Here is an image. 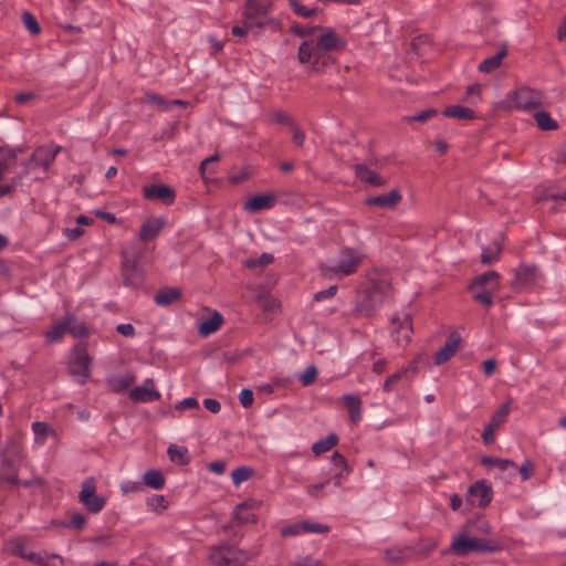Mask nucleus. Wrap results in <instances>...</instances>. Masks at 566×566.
<instances>
[{"mask_svg":"<svg viewBox=\"0 0 566 566\" xmlns=\"http://www.w3.org/2000/svg\"><path fill=\"white\" fill-rule=\"evenodd\" d=\"M346 44V40L337 33L325 30L301 43L297 59L301 64L307 65L312 72L319 73L328 63L327 53L342 50Z\"/></svg>","mask_w":566,"mask_h":566,"instance_id":"f257e3e1","label":"nucleus"},{"mask_svg":"<svg viewBox=\"0 0 566 566\" xmlns=\"http://www.w3.org/2000/svg\"><path fill=\"white\" fill-rule=\"evenodd\" d=\"M364 258L365 255L359 250L344 247L339 251V260L337 264H321L319 271L323 276L328 279L348 276L357 272V269Z\"/></svg>","mask_w":566,"mask_h":566,"instance_id":"f03ea898","label":"nucleus"},{"mask_svg":"<svg viewBox=\"0 0 566 566\" xmlns=\"http://www.w3.org/2000/svg\"><path fill=\"white\" fill-rule=\"evenodd\" d=\"M503 549V545L493 539L470 537L464 533L452 541L449 552L457 556H467L472 552L495 553Z\"/></svg>","mask_w":566,"mask_h":566,"instance_id":"7ed1b4c3","label":"nucleus"},{"mask_svg":"<svg viewBox=\"0 0 566 566\" xmlns=\"http://www.w3.org/2000/svg\"><path fill=\"white\" fill-rule=\"evenodd\" d=\"M208 560L212 566H242L247 554L240 548L222 542L209 548Z\"/></svg>","mask_w":566,"mask_h":566,"instance_id":"20e7f679","label":"nucleus"},{"mask_svg":"<svg viewBox=\"0 0 566 566\" xmlns=\"http://www.w3.org/2000/svg\"><path fill=\"white\" fill-rule=\"evenodd\" d=\"M514 274L511 286L517 292L532 291L544 280L543 273L535 264H521L514 270Z\"/></svg>","mask_w":566,"mask_h":566,"instance_id":"39448f33","label":"nucleus"},{"mask_svg":"<svg viewBox=\"0 0 566 566\" xmlns=\"http://www.w3.org/2000/svg\"><path fill=\"white\" fill-rule=\"evenodd\" d=\"M78 501L91 514H98L106 505L107 499L96 494V481L87 478L82 482Z\"/></svg>","mask_w":566,"mask_h":566,"instance_id":"423d86ee","label":"nucleus"},{"mask_svg":"<svg viewBox=\"0 0 566 566\" xmlns=\"http://www.w3.org/2000/svg\"><path fill=\"white\" fill-rule=\"evenodd\" d=\"M542 104V93L527 87L516 90L510 97V106L522 111H536Z\"/></svg>","mask_w":566,"mask_h":566,"instance_id":"0eeeda50","label":"nucleus"},{"mask_svg":"<svg viewBox=\"0 0 566 566\" xmlns=\"http://www.w3.org/2000/svg\"><path fill=\"white\" fill-rule=\"evenodd\" d=\"M91 357L84 345H76L72 352L69 369L72 376L78 377L80 384H85L90 376Z\"/></svg>","mask_w":566,"mask_h":566,"instance_id":"6e6552de","label":"nucleus"},{"mask_svg":"<svg viewBox=\"0 0 566 566\" xmlns=\"http://www.w3.org/2000/svg\"><path fill=\"white\" fill-rule=\"evenodd\" d=\"M382 303V297L377 296L373 291L364 290L358 292L353 315L356 317L369 318L374 316L377 307Z\"/></svg>","mask_w":566,"mask_h":566,"instance_id":"1a4fd4ad","label":"nucleus"},{"mask_svg":"<svg viewBox=\"0 0 566 566\" xmlns=\"http://www.w3.org/2000/svg\"><path fill=\"white\" fill-rule=\"evenodd\" d=\"M493 499V490L484 480L476 481L468 490L467 500L472 505L486 507Z\"/></svg>","mask_w":566,"mask_h":566,"instance_id":"9d476101","label":"nucleus"},{"mask_svg":"<svg viewBox=\"0 0 566 566\" xmlns=\"http://www.w3.org/2000/svg\"><path fill=\"white\" fill-rule=\"evenodd\" d=\"M129 398L134 402H149L160 399L159 391L155 388V382L151 378H148L139 387H136L129 391Z\"/></svg>","mask_w":566,"mask_h":566,"instance_id":"9b49d317","label":"nucleus"},{"mask_svg":"<svg viewBox=\"0 0 566 566\" xmlns=\"http://www.w3.org/2000/svg\"><path fill=\"white\" fill-rule=\"evenodd\" d=\"M144 197L148 200H159L165 205H172L175 201V190L166 185H151L143 189Z\"/></svg>","mask_w":566,"mask_h":566,"instance_id":"f8f14e48","label":"nucleus"},{"mask_svg":"<svg viewBox=\"0 0 566 566\" xmlns=\"http://www.w3.org/2000/svg\"><path fill=\"white\" fill-rule=\"evenodd\" d=\"M462 343L461 335L457 332H452L444 345L434 356V364L442 365L447 363L451 357L455 355Z\"/></svg>","mask_w":566,"mask_h":566,"instance_id":"ddd939ff","label":"nucleus"},{"mask_svg":"<svg viewBox=\"0 0 566 566\" xmlns=\"http://www.w3.org/2000/svg\"><path fill=\"white\" fill-rule=\"evenodd\" d=\"M391 323L396 326L392 331L396 343L399 346L408 344L412 334V323L410 315H405L402 321L398 316H394L391 318Z\"/></svg>","mask_w":566,"mask_h":566,"instance_id":"4468645a","label":"nucleus"},{"mask_svg":"<svg viewBox=\"0 0 566 566\" xmlns=\"http://www.w3.org/2000/svg\"><path fill=\"white\" fill-rule=\"evenodd\" d=\"M60 151V147H53V144H42L35 148L31 155V163L34 166H41L48 168L49 165L54 160L56 154Z\"/></svg>","mask_w":566,"mask_h":566,"instance_id":"2eb2a0df","label":"nucleus"},{"mask_svg":"<svg viewBox=\"0 0 566 566\" xmlns=\"http://www.w3.org/2000/svg\"><path fill=\"white\" fill-rule=\"evenodd\" d=\"M368 277L370 287L367 290L373 291L375 295L384 298V295L387 294L391 286V277L389 273L375 270L369 274Z\"/></svg>","mask_w":566,"mask_h":566,"instance_id":"dca6fc26","label":"nucleus"},{"mask_svg":"<svg viewBox=\"0 0 566 566\" xmlns=\"http://www.w3.org/2000/svg\"><path fill=\"white\" fill-rule=\"evenodd\" d=\"M260 503L256 501H245L235 506L233 512V518L239 524H248L256 522L255 511L259 510Z\"/></svg>","mask_w":566,"mask_h":566,"instance_id":"f3484780","label":"nucleus"},{"mask_svg":"<svg viewBox=\"0 0 566 566\" xmlns=\"http://www.w3.org/2000/svg\"><path fill=\"white\" fill-rule=\"evenodd\" d=\"M401 199L399 189H392L388 193L366 198L365 203L370 207L390 209L395 208Z\"/></svg>","mask_w":566,"mask_h":566,"instance_id":"a211bd4d","label":"nucleus"},{"mask_svg":"<svg viewBox=\"0 0 566 566\" xmlns=\"http://www.w3.org/2000/svg\"><path fill=\"white\" fill-rule=\"evenodd\" d=\"M165 223L164 218H150L145 220L140 228L139 239L143 242L155 240L164 229Z\"/></svg>","mask_w":566,"mask_h":566,"instance_id":"6ab92c4d","label":"nucleus"},{"mask_svg":"<svg viewBox=\"0 0 566 566\" xmlns=\"http://www.w3.org/2000/svg\"><path fill=\"white\" fill-rule=\"evenodd\" d=\"M123 276L124 284L126 286L137 289L144 284L145 275L143 270H140L136 263L129 264L125 262L123 264Z\"/></svg>","mask_w":566,"mask_h":566,"instance_id":"aec40b11","label":"nucleus"},{"mask_svg":"<svg viewBox=\"0 0 566 566\" xmlns=\"http://www.w3.org/2000/svg\"><path fill=\"white\" fill-rule=\"evenodd\" d=\"M500 274L496 271H489L479 276H476L469 285V289H482L489 287L491 291H500Z\"/></svg>","mask_w":566,"mask_h":566,"instance_id":"412c9836","label":"nucleus"},{"mask_svg":"<svg viewBox=\"0 0 566 566\" xmlns=\"http://www.w3.org/2000/svg\"><path fill=\"white\" fill-rule=\"evenodd\" d=\"M355 175L360 181L369 184L374 187H382L387 182L384 177L364 164H358L355 166Z\"/></svg>","mask_w":566,"mask_h":566,"instance_id":"4be33fe9","label":"nucleus"},{"mask_svg":"<svg viewBox=\"0 0 566 566\" xmlns=\"http://www.w3.org/2000/svg\"><path fill=\"white\" fill-rule=\"evenodd\" d=\"M64 325L66 327V333L72 335L73 337L81 338L86 337L88 335V328L84 322L77 319V317L73 314H66L63 317Z\"/></svg>","mask_w":566,"mask_h":566,"instance_id":"5701e85b","label":"nucleus"},{"mask_svg":"<svg viewBox=\"0 0 566 566\" xmlns=\"http://www.w3.org/2000/svg\"><path fill=\"white\" fill-rule=\"evenodd\" d=\"M275 198L272 195L254 196L245 201L244 210L250 212H256L273 207Z\"/></svg>","mask_w":566,"mask_h":566,"instance_id":"b1692460","label":"nucleus"},{"mask_svg":"<svg viewBox=\"0 0 566 566\" xmlns=\"http://www.w3.org/2000/svg\"><path fill=\"white\" fill-rule=\"evenodd\" d=\"M181 298V290L178 287H163L154 297L158 306H168Z\"/></svg>","mask_w":566,"mask_h":566,"instance_id":"393cba45","label":"nucleus"},{"mask_svg":"<svg viewBox=\"0 0 566 566\" xmlns=\"http://www.w3.org/2000/svg\"><path fill=\"white\" fill-rule=\"evenodd\" d=\"M503 250V238L500 237L495 239L492 244L486 248H483L481 254V263L482 264H492L500 259V255Z\"/></svg>","mask_w":566,"mask_h":566,"instance_id":"a878e982","label":"nucleus"},{"mask_svg":"<svg viewBox=\"0 0 566 566\" xmlns=\"http://www.w3.org/2000/svg\"><path fill=\"white\" fill-rule=\"evenodd\" d=\"M343 401L347 408L350 420L356 423L361 419V399L358 395H344Z\"/></svg>","mask_w":566,"mask_h":566,"instance_id":"bb28decb","label":"nucleus"},{"mask_svg":"<svg viewBox=\"0 0 566 566\" xmlns=\"http://www.w3.org/2000/svg\"><path fill=\"white\" fill-rule=\"evenodd\" d=\"M415 549L411 547H390L385 551V557L392 564H401L413 556Z\"/></svg>","mask_w":566,"mask_h":566,"instance_id":"cd10ccee","label":"nucleus"},{"mask_svg":"<svg viewBox=\"0 0 566 566\" xmlns=\"http://www.w3.org/2000/svg\"><path fill=\"white\" fill-rule=\"evenodd\" d=\"M223 324V317L219 312H214L213 315L200 323L198 331L201 336H209L216 333Z\"/></svg>","mask_w":566,"mask_h":566,"instance_id":"c85d7f7f","label":"nucleus"},{"mask_svg":"<svg viewBox=\"0 0 566 566\" xmlns=\"http://www.w3.org/2000/svg\"><path fill=\"white\" fill-rule=\"evenodd\" d=\"M136 378L133 374H125L114 377L108 380V386L112 391L116 394L125 392L134 382Z\"/></svg>","mask_w":566,"mask_h":566,"instance_id":"c756f323","label":"nucleus"},{"mask_svg":"<svg viewBox=\"0 0 566 566\" xmlns=\"http://www.w3.org/2000/svg\"><path fill=\"white\" fill-rule=\"evenodd\" d=\"M273 119L276 123L285 124L290 127V130L292 132L294 142H302L305 138L304 132L293 124L289 114L281 112V111L275 112L273 114Z\"/></svg>","mask_w":566,"mask_h":566,"instance_id":"7c9ffc66","label":"nucleus"},{"mask_svg":"<svg viewBox=\"0 0 566 566\" xmlns=\"http://www.w3.org/2000/svg\"><path fill=\"white\" fill-rule=\"evenodd\" d=\"M507 51L505 49H502L496 54L483 60L479 64V71L482 73H491L499 69L502 64L503 59L506 56Z\"/></svg>","mask_w":566,"mask_h":566,"instance_id":"2f4dec72","label":"nucleus"},{"mask_svg":"<svg viewBox=\"0 0 566 566\" xmlns=\"http://www.w3.org/2000/svg\"><path fill=\"white\" fill-rule=\"evenodd\" d=\"M144 484L154 490H161L165 486L166 479L161 471L151 469L144 473Z\"/></svg>","mask_w":566,"mask_h":566,"instance_id":"473e14b6","label":"nucleus"},{"mask_svg":"<svg viewBox=\"0 0 566 566\" xmlns=\"http://www.w3.org/2000/svg\"><path fill=\"white\" fill-rule=\"evenodd\" d=\"M471 292H472V298L485 306V307H490L492 306L493 304V298H494V295L497 293V291H491V289L489 287H482V289H469Z\"/></svg>","mask_w":566,"mask_h":566,"instance_id":"72a5a7b5","label":"nucleus"},{"mask_svg":"<svg viewBox=\"0 0 566 566\" xmlns=\"http://www.w3.org/2000/svg\"><path fill=\"white\" fill-rule=\"evenodd\" d=\"M337 443L338 436L336 433H331L326 438L315 442L312 447V451L314 452L315 455H321L333 449Z\"/></svg>","mask_w":566,"mask_h":566,"instance_id":"f704fd0d","label":"nucleus"},{"mask_svg":"<svg viewBox=\"0 0 566 566\" xmlns=\"http://www.w3.org/2000/svg\"><path fill=\"white\" fill-rule=\"evenodd\" d=\"M443 115L447 117L458 118V119H473L474 112L465 106L454 105L444 108Z\"/></svg>","mask_w":566,"mask_h":566,"instance_id":"c9c22d12","label":"nucleus"},{"mask_svg":"<svg viewBox=\"0 0 566 566\" xmlns=\"http://www.w3.org/2000/svg\"><path fill=\"white\" fill-rule=\"evenodd\" d=\"M511 400L504 402L491 417L489 424L496 430L506 421V418L511 411Z\"/></svg>","mask_w":566,"mask_h":566,"instance_id":"e433bc0d","label":"nucleus"},{"mask_svg":"<svg viewBox=\"0 0 566 566\" xmlns=\"http://www.w3.org/2000/svg\"><path fill=\"white\" fill-rule=\"evenodd\" d=\"M481 464L486 468H497L500 471H506L509 468H516V464L512 460L500 459L494 457H483Z\"/></svg>","mask_w":566,"mask_h":566,"instance_id":"4c0bfd02","label":"nucleus"},{"mask_svg":"<svg viewBox=\"0 0 566 566\" xmlns=\"http://www.w3.org/2000/svg\"><path fill=\"white\" fill-rule=\"evenodd\" d=\"M66 333V327L64 325L63 318L55 322L49 331L45 333V338L49 343H55L63 338Z\"/></svg>","mask_w":566,"mask_h":566,"instance_id":"58836bf2","label":"nucleus"},{"mask_svg":"<svg viewBox=\"0 0 566 566\" xmlns=\"http://www.w3.org/2000/svg\"><path fill=\"white\" fill-rule=\"evenodd\" d=\"M534 118L542 130H554L558 127L557 122L546 112H536Z\"/></svg>","mask_w":566,"mask_h":566,"instance_id":"ea45409f","label":"nucleus"},{"mask_svg":"<svg viewBox=\"0 0 566 566\" xmlns=\"http://www.w3.org/2000/svg\"><path fill=\"white\" fill-rule=\"evenodd\" d=\"M167 453L172 462L186 464L189 461L188 450L185 447H178L176 444H170L168 447Z\"/></svg>","mask_w":566,"mask_h":566,"instance_id":"a19ab883","label":"nucleus"},{"mask_svg":"<svg viewBox=\"0 0 566 566\" xmlns=\"http://www.w3.org/2000/svg\"><path fill=\"white\" fill-rule=\"evenodd\" d=\"M147 506L157 513H163L168 507V502L164 495L155 494L147 499Z\"/></svg>","mask_w":566,"mask_h":566,"instance_id":"79ce46f5","label":"nucleus"},{"mask_svg":"<svg viewBox=\"0 0 566 566\" xmlns=\"http://www.w3.org/2000/svg\"><path fill=\"white\" fill-rule=\"evenodd\" d=\"M543 200H564L566 201V191L558 192L553 187H546L544 188L537 196L536 201H543Z\"/></svg>","mask_w":566,"mask_h":566,"instance_id":"37998d69","label":"nucleus"},{"mask_svg":"<svg viewBox=\"0 0 566 566\" xmlns=\"http://www.w3.org/2000/svg\"><path fill=\"white\" fill-rule=\"evenodd\" d=\"M253 474V469L248 467H239L232 472L231 476L233 483L235 485H240L242 482L249 480Z\"/></svg>","mask_w":566,"mask_h":566,"instance_id":"c03bdc74","label":"nucleus"},{"mask_svg":"<svg viewBox=\"0 0 566 566\" xmlns=\"http://www.w3.org/2000/svg\"><path fill=\"white\" fill-rule=\"evenodd\" d=\"M64 526L81 531L86 526V517L82 513L72 512L70 513V521Z\"/></svg>","mask_w":566,"mask_h":566,"instance_id":"a18cd8bd","label":"nucleus"},{"mask_svg":"<svg viewBox=\"0 0 566 566\" xmlns=\"http://www.w3.org/2000/svg\"><path fill=\"white\" fill-rule=\"evenodd\" d=\"M407 373V368H401L397 373L389 376L384 382V390L387 392L391 391L397 386V384L402 379V377L406 376Z\"/></svg>","mask_w":566,"mask_h":566,"instance_id":"49530a36","label":"nucleus"},{"mask_svg":"<svg viewBox=\"0 0 566 566\" xmlns=\"http://www.w3.org/2000/svg\"><path fill=\"white\" fill-rule=\"evenodd\" d=\"M32 430L38 438H41L40 443L44 442V438L48 434L55 436V431L51 429L45 422L36 421L32 424Z\"/></svg>","mask_w":566,"mask_h":566,"instance_id":"de8ad7c7","label":"nucleus"},{"mask_svg":"<svg viewBox=\"0 0 566 566\" xmlns=\"http://www.w3.org/2000/svg\"><path fill=\"white\" fill-rule=\"evenodd\" d=\"M22 21L27 30L31 34H39L41 31V28L35 19V17L30 12H23L22 14Z\"/></svg>","mask_w":566,"mask_h":566,"instance_id":"09e8293b","label":"nucleus"},{"mask_svg":"<svg viewBox=\"0 0 566 566\" xmlns=\"http://www.w3.org/2000/svg\"><path fill=\"white\" fill-rule=\"evenodd\" d=\"M145 102L160 109L169 108V101H166L163 96L158 94H146Z\"/></svg>","mask_w":566,"mask_h":566,"instance_id":"8fccbe9b","label":"nucleus"},{"mask_svg":"<svg viewBox=\"0 0 566 566\" xmlns=\"http://www.w3.org/2000/svg\"><path fill=\"white\" fill-rule=\"evenodd\" d=\"M303 530L304 533H327L329 531V526L311 521H303Z\"/></svg>","mask_w":566,"mask_h":566,"instance_id":"3c124183","label":"nucleus"},{"mask_svg":"<svg viewBox=\"0 0 566 566\" xmlns=\"http://www.w3.org/2000/svg\"><path fill=\"white\" fill-rule=\"evenodd\" d=\"M514 469L520 472L523 481L531 479L535 472V465L531 460H526L520 468L516 465Z\"/></svg>","mask_w":566,"mask_h":566,"instance_id":"603ef678","label":"nucleus"},{"mask_svg":"<svg viewBox=\"0 0 566 566\" xmlns=\"http://www.w3.org/2000/svg\"><path fill=\"white\" fill-rule=\"evenodd\" d=\"M17 151L21 153L22 149H13L8 146H0V157L2 158L0 163H2L4 166H8L11 159L15 158Z\"/></svg>","mask_w":566,"mask_h":566,"instance_id":"864d4df0","label":"nucleus"},{"mask_svg":"<svg viewBox=\"0 0 566 566\" xmlns=\"http://www.w3.org/2000/svg\"><path fill=\"white\" fill-rule=\"evenodd\" d=\"M290 4L293 11L300 17L310 18L315 13V9H308L302 6L297 0H290Z\"/></svg>","mask_w":566,"mask_h":566,"instance_id":"5fc2aeb1","label":"nucleus"},{"mask_svg":"<svg viewBox=\"0 0 566 566\" xmlns=\"http://www.w3.org/2000/svg\"><path fill=\"white\" fill-rule=\"evenodd\" d=\"M317 377V369L314 366L307 367L300 376V380L304 386L312 385Z\"/></svg>","mask_w":566,"mask_h":566,"instance_id":"6e6d98bb","label":"nucleus"},{"mask_svg":"<svg viewBox=\"0 0 566 566\" xmlns=\"http://www.w3.org/2000/svg\"><path fill=\"white\" fill-rule=\"evenodd\" d=\"M301 533H304L303 522L295 523V524H292V525H289V526L284 527L282 530V532H281V535L283 537H287V536H295V535H298Z\"/></svg>","mask_w":566,"mask_h":566,"instance_id":"4d7b16f0","label":"nucleus"},{"mask_svg":"<svg viewBox=\"0 0 566 566\" xmlns=\"http://www.w3.org/2000/svg\"><path fill=\"white\" fill-rule=\"evenodd\" d=\"M239 400L242 407L249 408L253 403V392L251 389L244 388L239 395Z\"/></svg>","mask_w":566,"mask_h":566,"instance_id":"13d9d810","label":"nucleus"},{"mask_svg":"<svg viewBox=\"0 0 566 566\" xmlns=\"http://www.w3.org/2000/svg\"><path fill=\"white\" fill-rule=\"evenodd\" d=\"M336 292H337V286L336 285H332V286H329L326 290H323V291H319V292L315 293L314 300L317 301V302H321V301H323L325 298H329V297L335 296Z\"/></svg>","mask_w":566,"mask_h":566,"instance_id":"bf43d9fd","label":"nucleus"},{"mask_svg":"<svg viewBox=\"0 0 566 566\" xmlns=\"http://www.w3.org/2000/svg\"><path fill=\"white\" fill-rule=\"evenodd\" d=\"M23 559L31 562L38 566H48L46 560L38 553L35 552H27Z\"/></svg>","mask_w":566,"mask_h":566,"instance_id":"052dcab7","label":"nucleus"},{"mask_svg":"<svg viewBox=\"0 0 566 566\" xmlns=\"http://www.w3.org/2000/svg\"><path fill=\"white\" fill-rule=\"evenodd\" d=\"M219 155L218 154H214V155H211L209 157H207L206 159H203L201 163H200V167H199V170H200V174L202 176V178H206V174L209 169V165L212 164V163H217L219 160Z\"/></svg>","mask_w":566,"mask_h":566,"instance_id":"680f3d73","label":"nucleus"},{"mask_svg":"<svg viewBox=\"0 0 566 566\" xmlns=\"http://www.w3.org/2000/svg\"><path fill=\"white\" fill-rule=\"evenodd\" d=\"M198 407H199L198 400L196 398L189 397V398H185L184 400H181L176 406V409L182 411L186 409H193V408H198Z\"/></svg>","mask_w":566,"mask_h":566,"instance_id":"e2e57ef3","label":"nucleus"},{"mask_svg":"<svg viewBox=\"0 0 566 566\" xmlns=\"http://www.w3.org/2000/svg\"><path fill=\"white\" fill-rule=\"evenodd\" d=\"M496 429L488 424L482 432V440L485 444H492L495 441Z\"/></svg>","mask_w":566,"mask_h":566,"instance_id":"0e129e2a","label":"nucleus"},{"mask_svg":"<svg viewBox=\"0 0 566 566\" xmlns=\"http://www.w3.org/2000/svg\"><path fill=\"white\" fill-rule=\"evenodd\" d=\"M437 114V111L433 109V108H428V109H424L422 112H420L419 114L412 116V117H409V120H417V122H426L428 118L434 116Z\"/></svg>","mask_w":566,"mask_h":566,"instance_id":"69168bd1","label":"nucleus"},{"mask_svg":"<svg viewBox=\"0 0 566 566\" xmlns=\"http://www.w3.org/2000/svg\"><path fill=\"white\" fill-rule=\"evenodd\" d=\"M116 331L125 337H133L135 335V327L129 323L117 325Z\"/></svg>","mask_w":566,"mask_h":566,"instance_id":"338daca9","label":"nucleus"},{"mask_svg":"<svg viewBox=\"0 0 566 566\" xmlns=\"http://www.w3.org/2000/svg\"><path fill=\"white\" fill-rule=\"evenodd\" d=\"M203 406L207 410L212 413H218L221 410V405L218 400L212 398H207L203 400Z\"/></svg>","mask_w":566,"mask_h":566,"instance_id":"774afa93","label":"nucleus"}]
</instances>
